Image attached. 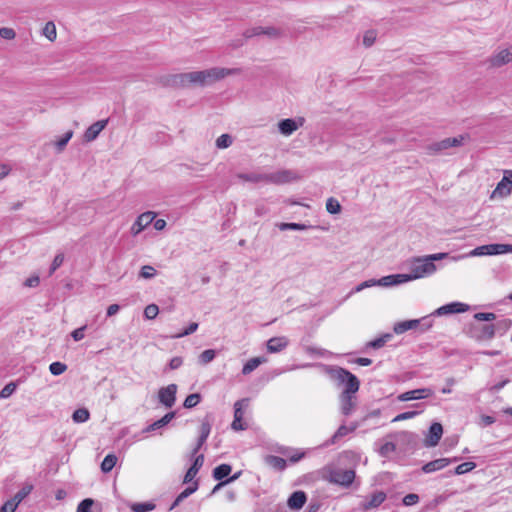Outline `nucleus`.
Instances as JSON below:
<instances>
[{"label":"nucleus","mask_w":512,"mask_h":512,"mask_svg":"<svg viewBox=\"0 0 512 512\" xmlns=\"http://www.w3.org/2000/svg\"><path fill=\"white\" fill-rule=\"evenodd\" d=\"M289 344V340L285 336H278L270 338L267 343V351L269 353H278L284 350Z\"/></svg>","instance_id":"412c9836"},{"label":"nucleus","mask_w":512,"mask_h":512,"mask_svg":"<svg viewBox=\"0 0 512 512\" xmlns=\"http://www.w3.org/2000/svg\"><path fill=\"white\" fill-rule=\"evenodd\" d=\"M233 143V138L229 134H222L216 140V147L219 149H225L231 146Z\"/></svg>","instance_id":"a19ab883"},{"label":"nucleus","mask_w":512,"mask_h":512,"mask_svg":"<svg viewBox=\"0 0 512 512\" xmlns=\"http://www.w3.org/2000/svg\"><path fill=\"white\" fill-rule=\"evenodd\" d=\"M393 335L391 333L383 334L382 336L371 340L366 343V348H372V349H380L382 348L391 338Z\"/></svg>","instance_id":"473e14b6"},{"label":"nucleus","mask_w":512,"mask_h":512,"mask_svg":"<svg viewBox=\"0 0 512 512\" xmlns=\"http://www.w3.org/2000/svg\"><path fill=\"white\" fill-rule=\"evenodd\" d=\"M326 209L330 214H338L341 211V205L338 202V200H336L333 197H330L327 199Z\"/></svg>","instance_id":"c03bdc74"},{"label":"nucleus","mask_w":512,"mask_h":512,"mask_svg":"<svg viewBox=\"0 0 512 512\" xmlns=\"http://www.w3.org/2000/svg\"><path fill=\"white\" fill-rule=\"evenodd\" d=\"M468 309L469 306L467 304L461 302H451L436 309L433 315L443 316L454 313H463Z\"/></svg>","instance_id":"4468645a"},{"label":"nucleus","mask_w":512,"mask_h":512,"mask_svg":"<svg viewBox=\"0 0 512 512\" xmlns=\"http://www.w3.org/2000/svg\"><path fill=\"white\" fill-rule=\"evenodd\" d=\"M308 228H309V226L302 224V223H281L279 225V229L282 231H285V230L303 231V230H307Z\"/></svg>","instance_id":"49530a36"},{"label":"nucleus","mask_w":512,"mask_h":512,"mask_svg":"<svg viewBox=\"0 0 512 512\" xmlns=\"http://www.w3.org/2000/svg\"><path fill=\"white\" fill-rule=\"evenodd\" d=\"M248 399H241L235 402L234 404V420L231 424V428L234 431H240L245 430L247 428V425L243 423V410L242 406L243 404L247 405Z\"/></svg>","instance_id":"ddd939ff"},{"label":"nucleus","mask_w":512,"mask_h":512,"mask_svg":"<svg viewBox=\"0 0 512 512\" xmlns=\"http://www.w3.org/2000/svg\"><path fill=\"white\" fill-rule=\"evenodd\" d=\"M402 502L405 506L415 505L419 502V496L415 493H409L406 496H404Z\"/></svg>","instance_id":"052dcab7"},{"label":"nucleus","mask_w":512,"mask_h":512,"mask_svg":"<svg viewBox=\"0 0 512 512\" xmlns=\"http://www.w3.org/2000/svg\"><path fill=\"white\" fill-rule=\"evenodd\" d=\"M376 37L377 33L375 30L366 31L363 36V45L365 47H371L375 43Z\"/></svg>","instance_id":"8fccbe9b"},{"label":"nucleus","mask_w":512,"mask_h":512,"mask_svg":"<svg viewBox=\"0 0 512 512\" xmlns=\"http://www.w3.org/2000/svg\"><path fill=\"white\" fill-rule=\"evenodd\" d=\"M434 391L431 388H420L401 393L397 398L401 402L425 399L433 396Z\"/></svg>","instance_id":"9d476101"},{"label":"nucleus","mask_w":512,"mask_h":512,"mask_svg":"<svg viewBox=\"0 0 512 512\" xmlns=\"http://www.w3.org/2000/svg\"><path fill=\"white\" fill-rule=\"evenodd\" d=\"M153 212H144L139 215L131 227V233L136 236L142 232L154 219Z\"/></svg>","instance_id":"dca6fc26"},{"label":"nucleus","mask_w":512,"mask_h":512,"mask_svg":"<svg viewBox=\"0 0 512 512\" xmlns=\"http://www.w3.org/2000/svg\"><path fill=\"white\" fill-rule=\"evenodd\" d=\"M307 501V495L302 490L294 491L287 500V506L291 510H300Z\"/></svg>","instance_id":"6ab92c4d"},{"label":"nucleus","mask_w":512,"mask_h":512,"mask_svg":"<svg viewBox=\"0 0 512 512\" xmlns=\"http://www.w3.org/2000/svg\"><path fill=\"white\" fill-rule=\"evenodd\" d=\"M201 401V395L199 393H192L186 397L183 406L185 408H193Z\"/></svg>","instance_id":"37998d69"},{"label":"nucleus","mask_w":512,"mask_h":512,"mask_svg":"<svg viewBox=\"0 0 512 512\" xmlns=\"http://www.w3.org/2000/svg\"><path fill=\"white\" fill-rule=\"evenodd\" d=\"M243 35L245 38H252L254 36L264 35V28L259 26L247 29Z\"/></svg>","instance_id":"680f3d73"},{"label":"nucleus","mask_w":512,"mask_h":512,"mask_svg":"<svg viewBox=\"0 0 512 512\" xmlns=\"http://www.w3.org/2000/svg\"><path fill=\"white\" fill-rule=\"evenodd\" d=\"M94 504L93 499L86 498L83 499L77 506L76 512H92V506Z\"/></svg>","instance_id":"603ef678"},{"label":"nucleus","mask_w":512,"mask_h":512,"mask_svg":"<svg viewBox=\"0 0 512 512\" xmlns=\"http://www.w3.org/2000/svg\"><path fill=\"white\" fill-rule=\"evenodd\" d=\"M475 467L476 464L474 462H464L459 464L453 471H449V474L463 475L465 473L472 471Z\"/></svg>","instance_id":"c9c22d12"},{"label":"nucleus","mask_w":512,"mask_h":512,"mask_svg":"<svg viewBox=\"0 0 512 512\" xmlns=\"http://www.w3.org/2000/svg\"><path fill=\"white\" fill-rule=\"evenodd\" d=\"M107 124H108V119H104V120H99V121L93 123L92 125H90L84 133L85 141L91 142V141L95 140L98 137V135L100 134V132L107 126Z\"/></svg>","instance_id":"aec40b11"},{"label":"nucleus","mask_w":512,"mask_h":512,"mask_svg":"<svg viewBox=\"0 0 512 512\" xmlns=\"http://www.w3.org/2000/svg\"><path fill=\"white\" fill-rule=\"evenodd\" d=\"M450 463H451V460H449L448 458L435 459L433 461H430V462L424 464L421 467V471L426 474L432 473V472L439 471V470L445 468Z\"/></svg>","instance_id":"b1692460"},{"label":"nucleus","mask_w":512,"mask_h":512,"mask_svg":"<svg viewBox=\"0 0 512 512\" xmlns=\"http://www.w3.org/2000/svg\"><path fill=\"white\" fill-rule=\"evenodd\" d=\"M197 329H198V323L191 322L186 329H184L182 332L176 334L174 337L181 338L184 336H188V335L194 333Z\"/></svg>","instance_id":"13d9d810"},{"label":"nucleus","mask_w":512,"mask_h":512,"mask_svg":"<svg viewBox=\"0 0 512 512\" xmlns=\"http://www.w3.org/2000/svg\"><path fill=\"white\" fill-rule=\"evenodd\" d=\"M43 34L50 41H53L56 39V36H57L56 26L52 21H49L45 24V26L43 28Z\"/></svg>","instance_id":"ea45409f"},{"label":"nucleus","mask_w":512,"mask_h":512,"mask_svg":"<svg viewBox=\"0 0 512 512\" xmlns=\"http://www.w3.org/2000/svg\"><path fill=\"white\" fill-rule=\"evenodd\" d=\"M237 178L251 183L265 182L280 185L295 181L298 176L296 172L284 169L273 173H239Z\"/></svg>","instance_id":"7ed1b4c3"},{"label":"nucleus","mask_w":512,"mask_h":512,"mask_svg":"<svg viewBox=\"0 0 512 512\" xmlns=\"http://www.w3.org/2000/svg\"><path fill=\"white\" fill-rule=\"evenodd\" d=\"M416 415H418V411H407V412H403V413H401V414H398V415L393 419V422H398V421H402V420L411 419V418L415 417Z\"/></svg>","instance_id":"0e129e2a"},{"label":"nucleus","mask_w":512,"mask_h":512,"mask_svg":"<svg viewBox=\"0 0 512 512\" xmlns=\"http://www.w3.org/2000/svg\"><path fill=\"white\" fill-rule=\"evenodd\" d=\"M510 250H512L511 244H488L476 247L472 254L473 255H500L505 253H510Z\"/></svg>","instance_id":"39448f33"},{"label":"nucleus","mask_w":512,"mask_h":512,"mask_svg":"<svg viewBox=\"0 0 512 512\" xmlns=\"http://www.w3.org/2000/svg\"><path fill=\"white\" fill-rule=\"evenodd\" d=\"M471 337L478 341L490 340L495 336L494 324L477 325L471 328Z\"/></svg>","instance_id":"1a4fd4ad"},{"label":"nucleus","mask_w":512,"mask_h":512,"mask_svg":"<svg viewBox=\"0 0 512 512\" xmlns=\"http://www.w3.org/2000/svg\"><path fill=\"white\" fill-rule=\"evenodd\" d=\"M449 257V253H435L420 257H413L408 261L409 273L408 277L410 281L431 276L437 270L435 261L446 259Z\"/></svg>","instance_id":"f03ea898"},{"label":"nucleus","mask_w":512,"mask_h":512,"mask_svg":"<svg viewBox=\"0 0 512 512\" xmlns=\"http://www.w3.org/2000/svg\"><path fill=\"white\" fill-rule=\"evenodd\" d=\"M66 370H67V365L62 362H59V361H55L49 365V371L54 376H59L62 373H64Z\"/></svg>","instance_id":"79ce46f5"},{"label":"nucleus","mask_w":512,"mask_h":512,"mask_svg":"<svg viewBox=\"0 0 512 512\" xmlns=\"http://www.w3.org/2000/svg\"><path fill=\"white\" fill-rule=\"evenodd\" d=\"M468 138H469L468 135H459L457 137L449 138L450 139V143H451V148L463 145L464 141L466 139H468Z\"/></svg>","instance_id":"338daca9"},{"label":"nucleus","mask_w":512,"mask_h":512,"mask_svg":"<svg viewBox=\"0 0 512 512\" xmlns=\"http://www.w3.org/2000/svg\"><path fill=\"white\" fill-rule=\"evenodd\" d=\"M16 388H17V385L14 382H10V383L6 384L0 391V398L5 399V398L10 397L15 392Z\"/></svg>","instance_id":"3c124183"},{"label":"nucleus","mask_w":512,"mask_h":512,"mask_svg":"<svg viewBox=\"0 0 512 512\" xmlns=\"http://www.w3.org/2000/svg\"><path fill=\"white\" fill-rule=\"evenodd\" d=\"M387 498L384 491H375L370 497H366L364 501L360 503V508L363 511H368L378 508Z\"/></svg>","instance_id":"9b49d317"},{"label":"nucleus","mask_w":512,"mask_h":512,"mask_svg":"<svg viewBox=\"0 0 512 512\" xmlns=\"http://www.w3.org/2000/svg\"><path fill=\"white\" fill-rule=\"evenodd\" d=\"M39 283H40L39 276L33 275L25 280L24 286L32 288V287H37L39 285Z\"/></svg>","instance_id":"774afa93"},{"label":"nucleus","mask_w":512,"mask_h":512,"mask_svg":"<svg viewBox=\"0 0 512 512\" xmlns=\"http://www.w3.org/2000/svg\"><path fill=\"white\" fill-rule=\"evenodd\" d=\"M237 73V69L214 67L202 71L173 74L164 76L161 82L164 86L183 88L189 85L206 86Z\"/></svg>","instance_id":"f257e3e1"},{"label":"nucleus","mask_w":512,"mask_h":512,"mask_svg":"<svg viewBox=\"0 0 512 512\" xmlns=\"http://www.w3.org/2000/svg\"><path fill=\"white\" fill-rule=\"evenodd\" d=\"M396 445L393 442L384 443L379 449L378 452L382 457H387L390 453L395 452Z\"/></svg>","instance_id":"864d4df0"},{"label":"nucleus","mask_w":512,"mask_h":512,"mask_svg":"<svg viewBox=\"0 0 512 512\" xmlns=\"http://www.w3.org/2000/svg\"><path fill=\"white\" fill-rule=\"evenodd\" d=\"M474 318L478 321H493L496 319V315L491 312H478L474 315Z\"/></svg>","instance_id":"bf43d9fd"},{"label":"nucleus","mask_w":512,"mask_h":512,"mask_svg":"<svg viewBox=\"0 0 512 512\" xmlns=\"http://www.w3.org/2000/svg\"><path fill=\"white\" fill-rule=\"evenodd\" d=\"M133 512H150L156 508L153 502L132 503L130 506Z\"/></svg>","instance_id":"72a5a7b5"},{"label":"nucleus","mask_w":512,"mask_h":512,"mask_svg":"<svg viewBox=\"0 0 512 512\" xmlns=\"http://www.w3.org/2000/svg\"><path fill=\"white\" fill-rule=\"evenodd\" d=\"M211 432V424L208 421H203L200 425V435L198 437L197 443L192 450V456H195L198 451L202 448V446L207 441Z\"/></svg>","instance_id":"5701e85b"},{"label":"nucleus","mask_w":512,"mask_h":512,"mask_svg":"<svg viewBox=\"0 0 512 512\" xmlns=\"http://www.w3.org/2000/svg\"><path fill=\"white\" fill-rule=\"evenodd\" d=\"M266 359L264 357H254L249 359L242 368V374L248 375L253 372L259 365L264 363Z\"/></svg>","instance_id":"7c9ffc66"},{"label":"nucleus","mask_w":512,"mask_h":512,"mask_svg":"<svg viewBox=\"0 0 512 512\" xmlns=\"http://www.w3.org/2000/svg\"><path fill=\"white\" fill-rule=\"evenodd\" d=\"M355 479V471L352 469L335 470L330 473L329 481L334 484L349 487Z\"/></svg>","instance_id":"423d86ee"},{"label":"nucleus","mask_w":512,"mask_h":512,"mask_svg":"<svg viewBox=\"0 0 512 512\" xmlns=\"http://www.w3.org/2000/svg\"><path fill=\"white\" fill-rule=\"evenodd\" d=\"M156 274V270L154 267L150 265H145L141 268L139 276L145 279H150L154 277Z\"/></svg>","instance_id":"6e6d98bb"},{"label":"nucleus","mask_w":512,"mask_h":512,"mask_svg":"<svg viewBox=\"0 0 512 512\" xmlns=\"http://www.w3.org/2000/svg\"><path fill=\"white\" fill-rule=\"evenodd\" d=\"M340 411L344 416H350L356 406L355 394H340Z\"/></svg>","instance_id":"a211bd4d"},{"label":"nucleus","mask_w":512,"mask_h":512,"mask_svg":"<svg viewBox=\"0 0 512 512\" xmlns=\"http://www.w3.org/2000/svg\"><path fill=\"white\" fill-rule=\"evenodd\" d=\"M158 313H159V308L156 304H149L144 309V316L150 320L156 318Z\"/></svg>","instance_id":"5fc2aeb1"},{"label":"nucleus","mask_w":512,"mask_h":512,"mask_svg":"<svg viewBox=\"0 0 512 512\" xmlns=\"http://www.w3.org/2000/svg\"><path fill=\"white\" fill-rule=\"evenodd\" d=\"M442 435H443V427H442L441 423H439V422L432 423L431 426L429 427L428 433L424 440V445L426 447L436 446L439 443Z\"/></svg>","instance_id":"f8f14e48"},{"label":"nucleus","mask_w":512,"mask_h":512,"mask_svg":"<svg viewBox=\"0 0 512 512\" xmlns=\"http://www.w3.org/2000/svg\"><path fill=\"white\" fill-rule=\"evenodd\" d=\"M90 413L86 408L76 409L72 414L75 423H84L89 420Z\"/></svg>","instance_id":"e433bc0d"},{"label":"nucleus","mask_w":512,"mask_h":512,"mask_svg":"<svg viewBox=\"0 0 512 512\" xmlns=\"http://www.w3.org/2000/svg\"><path fill=\"white\" fill-rule=\"evenodd\" d=\"M117 457L114 454H108L104 457L101 463V470L104 473L110 472L116 465Z\"/></svg>","instance_id":"f704fd0d"},{"label":"nucleus","mask_w":512,"mask_h":512,"mask_svg":"<svg viewBox=\"0 0 512 512\" xmlns=\"http://www.w3.org/2000/svg\"><path fill=\"white\" fill-rule=\"evenodd\" d=\"M177 385L169 384L166 387H162L158 391L159 402L166 408H171L176 401Z\"/></svg>","instance_id":"6e6552de"},{"label":"nucleus","mask_w":512,"mask_h":512,"mask_svg":"<svg viewBox=\"0 0 512 512\" xmlns=\"http://www.w3.org/2000/svg\"><path fill=\"white\" fill-rule=\"evenodd\" d=\"M73 136V131L69 130L64 135L61 136L59 140L55 142V146L58 152H62L64 148L66 147L67 143L70 141V139Z\"/></svg>","instance_id":"58836bf2"},{"label":"nucleus","mask_w":512,"mask_h":512,"mask_svg":"<svg viewBox=\"0 0 512 512\" xmlns=\"http://www.w3.org/2000/svg\"><path fill=\"white\" fill-rule=\"evenodd\" d=\"M305 119L298 117L297 119L286 118L278 122V130L284 136L292 135L299 127L303 126Z\"/></svg>","instance_id":"0eeeda50"},{"label":"nucleus","mask_w":512,"mask_h":512,"mask_svg":"<svg viewBox=\"0 0 512 512\" xmlns=\"http://www.w3.org/2000/svg\"><path fill=\"white\" fill-rule=\"evenodd\" d=\"M449 148H451V143H450L449 138H445L441 141L435 142V143L431 144V146H430V149L435 152L447 150Z\"/></svg>","instance_id":"de8ad7c7"},{"label":"nucleus","mask_w":512,"mask_h":512,"mask_svg":"<svg viewBox=\"0 0 512 512\" xmlns=\"http://www.w3.org/2000/svg\"><path fill=\"white\" fill-rule=\"evenodd\" d=\"M327 373L338 387L344 386L341 394H356L358 392L360 381L349 370L339 366H331Z\"/></svg>","instance_id":"20e7f679"},{"label":"nucleus","mask_w":512,"mask_h":512,"mask_svg":"<svg viewBox=\"0 0 512 512\" xmlns=\"http://www.w3.org/2000/svg\"><path fill=\"white\" fill-rule=\"evenodd\" d=\"M16 36L15 31L12 28L3 27L0 28V37L6 40H12Z\"/></svg>","instance_id":"e2e57ef3"},{"label":"nucleus","mask_w":512,"mask_h":512,"mask_svg":"<svg viewBox=\"0 0 512 512\" xmlns=\"http://www.w3.org/2000/svg\"><path fill=\"white\" fill-rule=\"evenodd\" d=\"M64 258V254L62 252L55 255L49 269V276H51L63 264Z\"/></svg>","instance_id":"09e8293b"},{"label":"nucleus","mask_w":512,"mask_h":512,"mask_svg":"<svg viewBox=\"0 0 512 512\" xmlns=\"http://www.w3.org/2000/svg\"><path fill=\"white\" fill-rule=\"evenodd\" d=\"M512 61V46L506 49H503L491 56L488 59V62L491 67H501L506 65Z\"/></svg>","instance_id":"2eb2a0df"},{"label":"nucleus","mask_w":512,"mask_h":512,"mask_svg":"<svg viewBox=\"0 0 512 512\" xmlns=\"http://www.w3.org/2000/svg\"><path fill=\"white\" fill-rule=\"evenodd\" d=\"M33 486L32 485H26L22 487L14 496L13 500L19 504L21 501H23L32 491Z\"/></svg>","instance_id":"a18cd8bd"},{"label":"nucleus","mask_w":512,"mask_h":512,"mask_svg":"<svg viewBox=\"0 0 512 512\" xmlns=\"http://www.w3.org/2000/svg\"><path fill=\"white\" fill-rule=\"evenodd\" d=\"M264 462L267 466L279 472L285 470L287 467V461L284 458L275 455H266L264 457Z\"/></svg>","instance_id":"a878e982"},{"label":"nucleus","mask_w":512,"mask_h":512,"mask_svg":"<svg viewBox=\"0 0 512 512\" xmlns=\"http://www.w3.org/2000/svg\"><path fill=\"white\" fill-rule=\"evenodd\" d=\"M176 416V412L172 411V412H168L166 413L161 419L153 422L152 424H150L149 426H147L145 428V432H151V431H155V430H158L164 426H166L168 423H170V421L175 418Z\"/></svg>","instance_id":"cd10ccee"},{"label":"nucleus","mask_w":512,"mask_h":512,"mask_svg":"<svg viewBox=\"0 0 512 512\" xmlns=\"http://www.w3.org/2000/svg\"><path fill=\"white\" fill-rule=\"evenodd\" d=\"M203 463H204V455L203 454L196 455L193 460L192 465L190 466V468L187 470L186 474L184 475L183 483L187 484V483L192 482L194 477L197 475V473L203 466Z\"/></svg>","instance_id":"4be33fe9"},{"label":"nucleus","mask_w":512,"mask_h":512,"mask_svg":"<svg viewBox=\"0 0 512 512\" xmlns=\"http://www.w3.org/2000/svg\"><path fill=\"white\" fill-rule=\"evenodd\" d=\"M232 471V467L229 464L223 463L215 467L212 471V476L215 480L224 481Z\"/></svg>","instance_id":"c756f323"},{"label":"nucleus","mask_w":512,"mask_h":512,"mask_svg":"<svg viewBox=\"0 0 512 512\" xmlns=\"http://www.w3.org/2000/svg\"><path fill=\"white\" fill-rule=\"evenodd\" d=\"M17 506L18 504L13 499L8 500L2 505L0 512H15Z\"/></svg>","instance_id":"69168bd1"},{"label":"nucleus","mask_w":512,"mask_h":512,"mask_svg":"<svg viewBox=\"0 0 512 512\" xmlns=\"http://www.w3.org/2000/svg\"><path fill=\"white\" fill-rule=\"evenodd\" d=\"M419 323L420 321L417 319L398 322L394 325L393 330L396 334H402L411 329H418Z\"/></svg>","instance_id":"c85d7f7f"},{"label":"nucleus","mask_w":512,"mask_h":512,"mask_svg":"<svg viewBox=\"0 0 512 512\" xmlns=\"http://www.w3.org/2000/svg\"><path fill=\"white\" fill-rule=\"evenodd\" d=\"M350 432L348 430V426L345 425V423L343 422V424H341L338 429L336 430V432L331 436V438L329 440H327V442L325 443L326 446L328 445H333V444H336L341 438L345 437L346 435H348Z\"/></svg>","instance_id":"2f4dec72"},{"label":"nucleus","mask_w":512,"mask_h":512,"mask_svg":"<svg viewBox=\"0 0 512 512\" xmlns=\"http://www.w3.org/2000/svg\"><path fill=\"white\" fill-rule=\"evenodd\" d=\"M278 452L287 457L288 461L292 464L299 462L305 456L304 452L289 447H282Z\"/></svg>","instance_id":"bb28decb"},{"label":"nucleus","mask_w":512,"mask_h":512,"mask_svg":"<svg viewBox=\"0 0 512 512\" xmlns=\"http://www.w3.org/2000/svg\"><path fill=\"white\" fill-rule=\"evenodd\" d=\"M199 487V483L198 481H194L192 483V485L186 487L176 498L175 500L173 501V503L171 504V506L169 507V511L173 510L174 508H176L177 506L180 505V503L185 500L186 498H188L190 495H192L194 492L197 491Z\"/></svg>","instance_id":"393cba45"},{"label":"nucleus","mask_w":512,"mask_h":512,"mask_svg":"<svg viewBox=\"0 0 512 512\" xmlns=\"http://www.w3.org/2000/svg\"><path fill=\"white\" fill-rule=\"evenodd\" d=\"M417 320L420 321L418 328L421 332L427 331L433 325V319L431 318V316H426Z\"/></svg>","instance_id":"4d7b16f0"},{"label":"nucleus","mask_w":512,"mask_h":512,"mask_svg":"<svg viewBox=\"0 0 512 512\" xmlns=\"http://www.w3.org/2000/svg\"><path fill=\"white\" fill-rule=\"evenodd\" d=\"M408 274H391L377 280L378 286L390 287L409 282Z\"/></svg>","instance_id":"f3484780"},{"label":"nucleus","mask_w":512,"mask_h":512,"mask_svg":"<svg viewBox=\"0 0 512 512\" xmlns=\"http://www.w3.org/2000/svg\"><path fill=\"white\" fill-rule=\"evenodd\" d=\"M216 357V351L214 349L204 350L198 357V362L201 365H206L212 362Z\"/></svg>","instance_id":"4c0bfd02"}]
</instances>
